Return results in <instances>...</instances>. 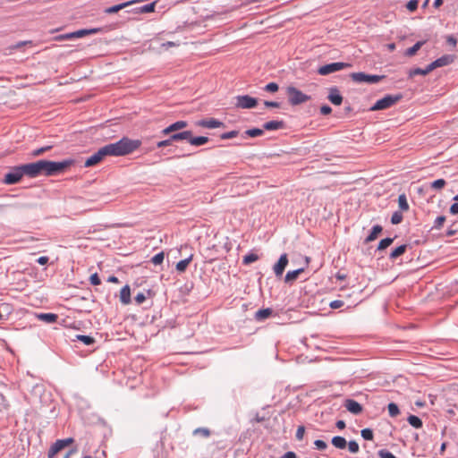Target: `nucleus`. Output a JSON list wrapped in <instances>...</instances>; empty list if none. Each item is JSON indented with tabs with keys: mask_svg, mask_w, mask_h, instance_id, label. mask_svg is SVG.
<instances>
[{
	"mask_svg": "<svg viewBox=\"0 0 458 458\" xmlns=\"http://www.w3.org/2000/svg\"><path fill=\"white\" fill-rule=\"evenodd\" d=\"M193 436H199L203 438H208L211 435V431L208 428H197L192 432Z\"/></svg>",
	"mask_w": 458,
	"mask_h": 458,
	"instance_id": "nucleus-31",
	"label": "nucleus"
},
{
	"mask_svg": "<svg viewBox=\"0 0 458 458\" xmlns=\"http://www.w3.org/2000/svg\"><path fill=\"white\" fill-rule=\"evenodd\" d=\"M89 282L93 285H99L101 284V280H100L98 273H95L90 276Z\"/></svg>",
	"mask_w": 458,
	"mask_h": 458,
	"instance_id": "nucleus-54",
	"label": "nucleus"
},
{
	"mask_svg": "<svg viewBox=\"0 0 458 458\" xmlns=\"http://www.w3.org/2000/svg\"><path fill=\"white\" fill-rule=\"evenodd\" d=\"M197 125L208 129L225 127V123L215 118H207L199 120L197 122Z\"/></svg>",
	"mask_w": 458,
	"mask_h": 458,
	"instance_id": "nucleus-13",
	"label": "nucleus"
},
{
	"mask_svg": "<svg viewBox=\"0 0 458 458\" xmlns=\"http://www.w3.org/2000/svg\"><path fill=\"white\" fill-rule=\"evenodd\" d=\"M134 300H135V302L140 305V304H142L146 301V296L143 293H139L135 296Z\"/></svg>",
	"mask_w": 458,
	"mask_h": 458,
	"instance_id": "nucleus-57",
	"label": "nucleus"
},
{
	"mask_svg": "<svg viewBox=\"0 0 458 458\" xmlns=\"http://www.w3.org/2000/svg\"><path fill=\"white\" fill-rule=\"evenodd\" d=\"M394 240V238H390V237L382 239L378 243L377 250L380 251V250H386L387 247H389L393 243Z\"/></svg>",
	"mask_w": 458,
	"mask_h": 458,
	"instance_id": "nucleus-37",
	"label": "nucleus"
},
{
	"mask_svg": "<svg viewBox=\"0 0 458 458\" xmlns=\"http://www.w3.org/2000/svg\"><path fill=\"white\" fill-rule=\"evenodd\" d=\"M140 0H131V1H128V2L119 4L113 5L111 7L106 8L105 10V13H108V14L118 13L119 11L123 10V8H125L129 5H131L132 4L137 3Z\"/></svg>",
	"mask_w": 458,
	"mask_h": 458,
	"instance_id": "nucleus-18",
	"label": "nucleus"
},
{
	"mask_svg": "<svg viewBox=\"0 0 458 458\" xmlns=\"http://www.w3.org/2000/svg\"><path fill=\"white\" fill-rule=\"evenodd\" d=\"M120 301L123 304L131 303V289L129 285H125L121 289Z\"/></svg>",
	"mask_w": 458,
	"mask_h": 458,
	"instance_id": "nucleus-22",
	"label": "nucleus"
},
{
	"mask_svg": "<svg viewBox=\"0 0 458 458\" xmlns=\"http://www.w3.org/2000/svg\"><path fill=\"white\" fill-rule=\"evenodd\" d=\"M331 112H332V108L327 105H324L320 107V113L323 115H327V114H331Z\"/></svg>",
	"mask_w": 458,
	"mask_h": 458,
	"instance_id": "nucleus-60",
	"label": "nucleus"
},
{
	"mask_svg": "<svg viewBox=\"0 0 458 458\" xmlns=\"http://www.w3.org/2000/svg\"><path fill=\"white\" fill-rule=\"evenodd\" d=\"M264 105L267 107H275V108L280 107V103L279 102H276V101L266 100V101H264Z\"/></svg>",
	"mask_w": 458,
	"mask_h": 458,
	"instance_id": "nucleus-61",
	"label": "nucleus"
},
{
	"mask_svg": "<svg viewBox=\"0 0 458 458\" xmlns=\"http://www.w3.org/2000/svg\"><path fill=\"white\" fill-rule=\"evenodd\" d=\"M171 125L175 132V131H179L180 130L187 127L188 123L186 121L180 120V121H176V122L171 123Z\"/></svg>",
	"mask_w": 458,
	"mask_h": 458,
	"instance_id": "nucleus-42",
	"label": "nucleus"
},
{
	"mask_svg": "<svg viewBox=\"0 0 458 458\" xmlns=\"http://www.w3.org/2000/svg\"><path fill=\"white\" fill-rule=\"evenodd\" d=\"M288 264V257L286 253L280 256L278 261L274 265L273 270L277 277L282 276L286 266Z\"/></svg>",
	"mask_w": 458,
	"mask_h": 458,
	"instance_id": "nucleus-12",
	"label": "nucleus"
},
{
	"mask_svg": "<svg viewBox=\"0 0 458 458\" xmlns=\"http://www.w3.org/2000/svg\"><path fill=\"white\" fill-rule=\"evenodd\" d=\"M164 259H165V254L163 251H161V252L156 254L154 257H152L151 262L154 265H160L163 263Z\"/></svg>",
	"mask_w": 458,
	"mask_h": 458,
	"instance_id": "nucleus-47",
	"label": "nucleus"
},
{
	"mask_svg": "<svg viewBox=\"0 0 458 458\" xmlns=\"http://www.w3.org/2000/svg\"><path fill=\"white\" fill-rule=\"evenodd\" d=\"M191 260H192V255H191L190 257H188L182 260H180L176 264V270L179 273H183L186 270L187 267L189 266V264L191 263Z\"/></svg>",
	"mask_w": 458,
	"mask_h": 458,
	"instance_id": "nucleus-30",
	"label": "nucleus"
},
{
	"mask_svg": "<svg viewBox=\"0 0 458 458\" xmlns=\"http://www.w3.org/2000/svg\"><path fill=\"white\" fill-rule=\"evenodd\" d=\"M398 205L401 211L409 210V204L407 201V197L404 193L400 194L398 197Z\"/></svg>",
	"mask_w": 458,
	"mask_h": 458,
	"instance_id": "nucleus-33",
	"label": "nucleus"
},
{
	"mask_svg": "<svg viewBox=\"0 0 458 458\" xmlns=\"http://www.w3.org/2000/svg\"><path fill=\"white\" fill-rule=\"evenodd\" d=\"M106 156L104 155V151L102 148H100L96 153H94L92 156H90L87 160L85 161L84 166L85 167H90L93 165H96L99 162L103 160V158Z\"/></svg>",
	"mask_w": 458,
	"mask_h": 458,
	"instance_id": "nucleus-15",
	"label": "nucleus"
},
{
	"mask_svg": "<svg viewBox=\"0 0 458 458\" xmlns=\"http://www.w3.org/2000/svg\"><path fill=\"white\" fill-rule=\"evenodd\" d=\"M383 231V227L379 225H376L371 228L369 234L365 239V243L375 241L378 234Z\"/></svg>",
	"mask_w": 458,
	"mask_h": 458,
	"instance_id": "nucleus-20",
	"label": "nucleus"
},
{
	"mask_svg": "<svg viewBox=\"0 0 458 458\" xmlns=\"http://www.w3.org/2000/svg\"><path fill=\"white\" fill-rule=\"evenodd\" d=\"M445 219H446V218H445V216H437V217L435 219L434 225L432 226V229L439 230V229L443 226V225H444V223H445Z\"/></svg>",
	"mask_w": 458,
	"mask_h": 458,
	"instance_id": "nucleus-46",
	"label": "nucleus"
},
{
	"mask_svg": "<svg viewBox=\"0 0 458 458\" xmlns=\"http://www.w3.org/2000/svg\"><path fill=\"white\" fill-rule=\"evenodd\" d=\"M458 233V221H454L446 230V236H453Z\"/></svg>",
	"mask_w": 458,
	"mask_h": 458,
	"instance_id": "nucleus-40",
	"label": "nucleus"
},
{
	"mask_svg": "<svg viewBox=\"0 0 458 458\" xmlns=\"http://www.w3.org/2000/svg\"><path fill=\"white\" fill-rule=\"evenodd\" d=\"M37 317L39 320L47 324L55 323L58 318V316L54 313H40Z\"/></svg>",
	"mask_w": 458,
	"mask_h": 458,
	"instance_id": "nucleus-24",
	"label": "nucleus"
},
{
	"mask_svg": "<svg viewBox=\"0 0 458 458\" xmlns=\"http://www.w3.org/2000/svg\"><path fill=\"white\" fill-rule=\"evenodd\" d=\"M350 77L354 82L368 84H376L385 78L383 75L367 74L365 72H352Z\"/></svg>",
	"mask_w": 458,
	"mask_h": 458,
	"instance_id": "nucleus-7",
	"label": "nucleus"
},
{
	"mask_svg": "<svg viewBox=\"0 0 458 458\" xmlns=\"http://www.w3.org/2000/svg\"><path fill=\"white\" fill-rule=\"evenodd\" d=\"M408 245L403 244L395 248L389 255V259L391 260L396 259L398 257L402 256L407 250Z\"/></svg>",
	"mask_w": 458,
	"mask_h": 458,
	"instance_id": "nucleus-26",
	"label": "nucleus"
},
{
	"mask_svg": "<svg viewBox=\"0 0 458 458\" xmlns=\"http://www.w3.org/2000/svg\"><path fill=\"white\" fill-rule=\"evenodd\" d=\"M344 406L348 411L354 415L360 414L363 411L362 405L353 399H346Z\"/></svg>",
	"mask_w": 458,
	"mask_h": 458,
	"instance_id": "nucleus-14",
	"label": "nucleus"
},
{
	"mask_svg": "<svg viewBox=\"0 0 458 458\" xmlns=\"http://www.w3.org/2000/svg\"><path fill=\"white\" fill-rule=\"evenodd\" d=\"M279 87L278 84L276 82H269L267 84L264 88V89L267 92L275 93L278 90Z\"/></svg>",
	"mask_w": 458,
	"mask_h": 458,
	"instance_id": "nucleus-50",
	"label": "nucleus"
},
{
	"mask_svg": "<svg viewBox=\"0 0 458 458\" xmlns=\"http://www.w3.org/2000/svg\"><path fill=\"white\" fill-rule=\"evenodd\" d=\"M305 433V428L303 426H299L296 431V438L298 440H301L303 438Z\"/></svg>",
	"mask_w": 458,
	"mask_h": 458,
	"instance_id": "nucleus-58",
	"label": "nucleus"
},
{
	"mask_svg": "<svg viewBox=\"0 0 458 458\" xmlns=\"http://www.w3.org/2000/svg\"><path fill=\"white\" fill-rule=\"evenodd\" d=\"M352 67V64L350 63H344V62H336V63H331L325 65L320 66L318 69V73L319 75H328L330 73L344 70L345 68Z\"/></svg>",
	"mask_w": 458,
	"mask_h": 458,
	"instance_id": "nucleus-9",
	"label": "nucleus"
},
{
	"mask_svg": "<svg viewBox=\"0 0 458 458\" xmlns=\"http://www.w3.org/2000/svg\"><path fill=\"white\" fill-rule=\"evenodd\" d=\"M378 455L381 458H397L390 451H388L386 449L379 450L378 451Z\"/></svg>",
	"mask_w": 458,
	"mask_h": 458,
	"instance_id": "nucleus-53",
	"label": "nucleus"
},
{
	"mask_svg": "<svg viewBox=\"0 0 458 458\" xmlns=\"http://www.w3.org/2000/svg\"><path fill=\"white\" fill-rule=\"evenodd\" d=\"M156 2L145 4L139 8L134 9L132 12L135 13H148L155 11Z\"/></svg>",
	"mask_w": 458,
	"mask_h": 458,
	"instance_id": "nucleus-28",
	"label": "nucleus"
},
{
	"mask_svg": "<svg viewBox=\"0 0 458 458\" xmlns=\"http://www.w3.org/2000/svg\"><path fill=\"white\" fill-rule=\"evenodd\" d=\"M403 215H402L401 211H395L392 215L391 223L393 225H398V224H400L403 221Z\"/></svg>",
	"mask_w": 458,
	"mask_h": 458,
	"instance_id": "nucleus-45",
	"label": "nucleus"
},
{
	"mask_svg": "<svg viewBox=\"0 0 458 458\" xmlns=\"http://www.w3.org/2000/svg\"><path fill=\"white\" fill-rule=\"evenodd\" d=\"M387 408L389 415L393 418L396 417L400 413V410L394 403H390Z\"/></svg>",
	"mask_w": 458,
	"mask_h": 458,
	"instance_id": "nucleus-41",
	"label": "nucleus"
},
{
	"mask_svg": "<svg viewBox=\"0 0 458 458\" xmlns=\"http://www.w3.org/2000/svg\"><path fill=\"white\" fill-rule=\"evenodd\" d=\"M189 136H190V131H175L173 134H171L169 137H170V140L173 143L174 141L187 140Z\"/></svg>",
	"mask_w": 458,
	"mask_h": 458,
	"instance_id": "nucleus-23",
	"label": "nucleus"
},
{
	"mask_svg": "<svg viewBox=\"0 0 458 458\" xmlns=\"http://www.w3.org/2000/svg\"><path fill=\"white\" fill-rule=\"evenodd\" d=\"M450 213L453 214V215H457L458 214V202L454 203L450 207Z\"/></svg>",
	"mask_w": 458,
	"mask_h": 458,
	"instance_id": "nucleus-63",
	"label": "nucleus"
},
{
	"mask_svg": "<svg viewBox=\"0 0 458 458\" xmlns=\"http://www.w3.org/2000/svg\"><path fill=\"white\" fill-rule=\"evenodd\" d=\"M403 98L401 93L396 95H386L381 99H378L370 108L369 111H378L387 109Z\"/></svg>",
	"mask_w": 458,
	"mask_h": 458,
	"instance_id": "nucleus-4",
	"label": "nucleus"
},
{
	"mask_svg": "<svg viewBox=\"0 0 458 458\" xmlns=\"http://www.w3.org/2000/svg\"><path fill=\"white\" fill-rule=\"evenodd\" d=\"M284 127V121H269L263 124V129L267 131H276Z\"/></svg>",
	"mask_w": 458,
	"mask_h": 458,
	"instance_id": "nucleus-19",
	"label": "nucleus"
},
{
	"mask_svg": "<svg viewBox=\"0 0 458 458\" xmlns=\"http://www.w3.org/2000/svg\"><path fill=\"white\" fill-rule=\"evenodd\" d=\"M280 458H297V455L294 452L288 451Z\"/></svg>",
	"mask_w": 458,
	"mask_h": 458,
	"instance_id": "nucleus-64",
	"label": "nucleus"
},
{
	"mask_svg": "<svg viewBox=\"0 0 458 458\" xmlns=\"http://www.w3.org/2000/svg\"><path fill=\"white\" fill-rule=\"evenodd\" d=\"M332 445L338 449H344L347 445V442L344 437L335 436L332 438Z\"/></svg>",
	"mask_w": 458,
	"mask_h": 458,
	"instance_id": "nucleus-29",
	"label": "nucleus"
},
{
	"mask_svg": "<svg viewBox=\"0 0 458 458\" xmlns=\"http://www.w3.org/2000/svg\"><path fill=\"white\" fill-rule=\"evenodd\" d=\"M235 106L238 108L251 109L258 105V99L249 95H239L235 98Z\"/></svg>",
	"mask_w": 458,
	"mask_h": 458,
	"instance_id": "nucleus-10",
	"label": "nucleus"
},
{
	"mask_svg": "<svg viewBox=\"0 0 458 458\" xmlns=\"http://www.w3.org/2000/svg\"><path fill=\"white\" fill-rule=\"evenodd\" d=\"M258 259H259V256L255 253L250 252L243 257L242 262L244 265H249V264H251V263L257 261Z\"/></svg>",
	"mask_w": 458,
	"mask_h": 458,
	"instance_id": "nucleus-39",
	"label": "nucleus"
},
{
	"mask_svg": "<svg viewBox=\"0 0 458 458\" xmlns=\"http://www.w3.org/2000/svg\"><path fill=\"white\" fill-rule=\"evenodd\" d=\"M286 93L288 96V102L292 106H298L310 99V96L304 94L293 86L287 87Z\"/></svg>",
	"mask_w": 458,
	"mask_h": 458,
	"instance_id": "nucleus-5",
	"label": "nucleus"
},
{
	"mask_svg": "<svg viewBox=\"0 0 458 458\" xmlns=\"http://www.w3.org/2000/svg\"><path fill=\"white\" fill-rule=\"evenodd\" d=\"M73 438L69 437L65 439H58L56 440L50 447L47 456L48 458H53L58 452L63 450L64 447L70 445L73 443Z\"/></svg>",
	"mask_w": 458,
	"mask_h": 458,
	"instance_id": "nucleus-11",
	"label": "nucleus"
},
{
	"mask_svg": "<svg viewBox=\"0 0 458 458\" xmlns=\"http://www.w3.org/2000/svg\"><path fill=\"white\" fill-rule=\"evenodd\" d=\"M304 271V268H298L293 271H288L285 275L284 281L285 283H292L295 281L299 275Z\"/></svg>",
	"mask_w": 458,
	"mask_h": 458,
	"instance_id": "nucleus-27",
	"label": "nucleus"
},
{
	"mask_svg": "<svg viewBox=\"0 0 458 458\" xmlns=\"http://www.w3.org/2000/svg\"><path fill=\"white\" fill-rule=\"evenodd\" d=\"M446 184L444 179H437L431 182V188L434 190H442Z\"/></svg>",
	"mask_w": 458,
	"mask_h": 458,
	"instance_id": "nucleus-43",
	"label": "nucleus"
},
{
	"mask_svg": "<svg viewBox=\"0 0 458 458\" xmlns=\"http://www.w3.org/2000/svg\"><path fill=\"white\" fill-rule=\"evenodd\" d=\"M455 56L453 55H444L441 57L436 59L438 67H444L449 65L454 62Z\"/></svg>",
	"mask_w": 458,
	"mask_h": 458,
	"instance_id": "nucleus-21",
	"label": "nucleus"
},
{
	"mask_svg": "<svg viewBox=\"0 0 458 458\" xmlns=\"http://www.w3.org/2000/svg\"><path fill=\"white\" fill-rule=\"evenodd\" d=\"M24 167L25 165L12 167L10 172L4 175L3 182L10 185L18 183L23 176H26V173L23 170Z\"/></svg>",
	"mask_w": 458,
	"mask_h": 458,
	"instance_id": "nucleus-6",
	"label": "nucleus"
},
{
	"mask_svg": "<svg viewBox=\"0 0 458 458\" xmlns=\"http://www.w3.org/2000/svg\"><path fill=\"white\" fill-rule=\"evenodd\" d=\"M74 340H79L86 345H91L95 343V339L90 335H76Z\"/></svg>",
	"mask_w": 458,
	"mask_h": 458,
	"instance_id": "nucleus-35",
	"label": "nucleus"
},
{
	"mask_svg": "<svg viewBox=\"0 0 458 458\" xmlns=\"http://www.w3.org/2000/svg\"><path fill=\"white\" fill-rule=\"evenodd\" d=\"M140 144L141 142L139 140H131L127 137H123L120 140L114 143L105 145L102 147V149L106 157H122L132 153L140 148Z\"/></svg>",
	"mask_w": 458,
	"mask_h": 458,
	"instance_id": "nucleus-1",
	"label": "nucleus"
},
{
	"mask_svg": "<svg viewBox=\"0 0 458 458\" xmlns=\"http://www.w3.org/2000/svg\"><path fill=\"white\" fill-rule=\"evenodd\" d=\"M348 448H349V451L352 454H356L360 450L358 443L354 440H352L348 443Z\"/></svg>",
	"mask_w": 458,
	"mask_h": 458,
	"instance_id": "nucleus-51",
	"label": "nucleus"
},
{
	"mask_svg": "<svg viewBox=\"0 0 458 458\" xmlns=\"http://www.w3.org/2000/svg\"><path fill=\"white\" fill-rule=\"evenodd\" d=\"M238 134H239L238 131H230L222 133L220 135V138L222 140H229V139L235 138Z\"/></svg>",
	"mask_w": 458,
	"mask_h": 458,
	"instance_id": "nucleus-49",
	"label": "nucleus"
},
{
	"mask_svg": "<svg viewBox=\"0 0 458 458\" xmlns=\"http://www.w3.org/2000/svg\"><path fill=\"white\" fill-rule=\"evenodd\" d=\"M327 98L333 105L335 106H340L343 102V97L336 87H332L329 89Z\"/></svg>",
	"mask_w": 458,
	"mask_h": 458,
	"instance_id": "nucleus-16",
	"label": "nucleus"
},
{
	"mask_svg": "<svg viewBox=\"0 0 458 458\" xmlns=\"http://www.w3.org/2000/svg\"><path fill=\"white\" fill-rule=\"evenodd\" d=\"M101 30H102L101 28L83 29V30H79L74 32L59 35L56 37V39L70 40V39L82 38L87 35L97 34V33L100 32Z\"/></svg>",
	"mask_w": 458,
	"mask_h": 458,
	"instance_id": "nucleus-8",
	"label": "nucleus"
},
{
	"mask_svg": "<svg viewBox=\"0 0 458 458\" xmlns=\"http://www.w3.org/2000/svg\"><path fill=\"white\" fill-rule=\"evenodd\" d=\"M329 306L331 309H334V310L339 309L344 306V301L341 300H335V301H331Z\"/></svg>",
	"mask_w": 458,
	"mask_h": 458,
	"instance_id": "nucleus-56",
	"label": "nucleus"
},
{
	"mask_svg": "<svg viewBox=\"0 0 458 458\" xmlns=\"http://www.w3.org/2000/svg\"><path fill=\"white\" fill-rule=\"evenodd\" d=\"M73 163L74 161L72 159H65L61 162L47 160V176H54L62 174Z\"/></svg>",
	"mask_w": 458,
	"mask_h": 458,
	"instance_id": "nucleus-3",
	"label": "nucleus"
},
{
	"mask_svg": "<svg viewBox=\"0 0 458 458\" xmlns=\"http://www.w3.org/2000/svg\"><path fill=\"white\" fill-rule=\"evenodd\" d=\"M429 72H431L429 70H428V66L425 68V69H422V68H414V69H411L410 72H409V76L411 78L416 76V75H427L428 74Z\"/></svg>",
	"mask_w": 458,
	"mask_h": 458,
	"instance_id": "nucleus-36",
	"label": "nucleus"
},
{
	"mask_svg": "<svg viewBox=\"0 0 458 458\" xmlns=\"http://www.w3.org/2000/svg\"><path fill=\"white\" fill-rule=\"evenodd\" d=\"M446 42H447L450 46H452V47H456V45H457V39H456V38H455V37H454V36H448V37L446 38Z\"/></svg>",
	"mask_w": 458,
	"mask_h": 458,
	"instance_id": "nucleus-62",
	"label": "nucleus"
},
{
	"mask_svg": "<svg viewBox=\"0 0 458 458\" xmlns=\"http://www.w3.org/2000/svg\"><path fill=\"white\" fill-rule=\"evenodd\" d=\"M360 435L365 440H372L374 437L373 431L370 428L362 429Z\"/></svg>",
	"mask_w": 458,
	"mask_h": 458,
	"instance_id": "nucleus-48",
	"label": "nucleus"
},
{
	"mask_svg": "<svg viewBox=\"0 0 458 458\" xmlns=\"http://www.w3.org/2000/svg\"><path fill=\"white\" fill-rule=\"evenodd\" d=\"M409 424L415 428H420L422 427V420L415 415H410L407 419Z\"/></svg>",
	"mask_w": 458,
	"mask_h": 458,
	"instance_id": "nucleus-34",
	"label": "nucleus"
},
{
	"mask_svg": "<svg viewBox=\"0 0 458 458\" xmlns=\"http://www.w3.org/2000/svg\"><path fill=\"white\" fill-rule=\"evenodd\" d=\"M24 172L29 178H36L40 175L47 176V160L41 159L37 162L24 164Z\"/></svg>",
	"mask_w": 458,
	"mask_h": 458,
	"instance_id": "nucleus-2",
	"label": "nucleus"
},
{
	"mask_svg": "<svg viewBox=\"0 0 458 458\" xmlns=\"http://www.w3.org/2000/svg\"><path fill=\"white\" fill-rule=\"evenodd\" d=\"M314 445L317 447V449H318V450H325L327 447V443L325 441H323V440H320V439L315 440L314 441Z\"/></svg>",
	"mask_w": 458,
	"mask_h": 458,
	"instance_id": "nucleus-55",
	"label": "nucleus"
},
{
	"mask_svg": "<svg viewBox=\"0 0 458 458\" xmlns=\"http://www.w3.org/2000/svg\"><path fill=\"white\" fill-rule=\"evenodd\" d=\"M52 148V146H46V147H42V148H36L34 149L32 152H31V156L32 157H38V156H41L43 155L45 152L50 150Z\"/></svg>",
	"mask_w": 458,
	"mask_h": 458,
	"instance_id": "nucleus-44",
	"label": "nucleus"
},
{
	"mask_svg": "<svg viewBox=\"0 0 458 458\" xmlns=\"http://www.w3.org/2000/svg\"><path fill=\"white\" fill-rule=\"evenodd\" d=\"M187 141L195 147L202 146L209 141V139L206 136H193L192 131H190V136Z\"/></svg>",
	"mask_w": 458,
	"mask_h": 458,
	"instance_id": "nucleus-17",
	"label": "nucleus"
},
{
	"mask_svg": "<svg viewBox=\"0 0 458 458\" xmlns=\"http://www.w3.org/2000/svg\"><path fill=\"white\" fill-rule=\"evenodd\" d=\"M172 144V141L170 140V137L166 140H161V141H158L157 143V148H165V147H167V146H170Z\"/></svg>",
	"mask_w": 458,
	"mask_h": 458,
	"instance_id": "nucleus-59",
	"label": "nucleus"
},
{
	"mask_svg": "<svg viewBox=\"0 0 458 458\" xmlns=\"http://www.w3.org/2000/svg\"><path fill=\"white\" fill-rule=\"evenodd\" d=\"M418 4H419V1L418 0H410L407 4H406V7L407 9L410 11V12H414L417 10L418 8Z\"/></svg>",
	"mask_w": 458,
	"mask_h": 458,
	"instance_id": "nucleus-52",
	"label": "nucleus"
},
{
	"mask_svg": "<svg viewBox=\"0 0 458 458\" xmlns=\"http://www.w3.org/2000/svg\"><path fill=\"white\" fill-rule=\"evenodd\" d=\"M272 313H273V310L270 308L259 310L255 313V318L259 321H261V320H264V319L267 318L268 317H270Z\"/></svg>",
	"mask_w": 458,
	"mask_h": 458,
	"instance_id": "nucleus-25",
	"label": "nucleus"
},
{
	"mask_svg": "<svg viewBox=\"0 0 458 458\" xmlns=\"http://www.w3.org/2000/svg\"><path fill=\"white\" fill-rule=\"evenodd\" d=\"M423 44H424V41H418L411 47H409L408 49H406L405 55L406 56L414 55L420 49V47L423 46Z\"/></svg>",
	"mask_w": 458,
	"mask_h": 458,
	"instance_id": "nucleus-32",
	"label": "nucleus"
},
{
	"mask_svg": "<svg viewBox=\"0 0 458 458\" xmlns=\"http://www.w3.org/2000/svg\"><path fill=\"white\" fill-rule=\"evenodd\" d=\"M244 134L249 137H259L264 134V129L252 128L244 131Z\"/></svg>",
	"mask_w": 458,
	"mask_h": 458,
	"instance_id": "nucleus-38",
	"label": "nucleus"
}]
</instances>
